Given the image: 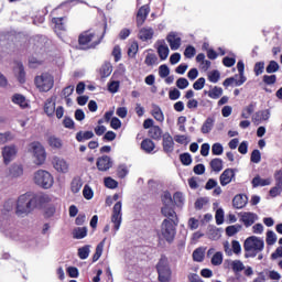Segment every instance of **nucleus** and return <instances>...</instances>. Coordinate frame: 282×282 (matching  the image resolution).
I'll return each mask as SVG.
<instances>
[{
    "label": "nucleus",
    "mask_w": 282,
    "mask_h": 282,
    "mask_svg": "<svg viewBox=\"0 0 282 282\" xmlns=\"http://www.w3.org/2000/svg\"><path fill=\"white\" fill-rule=\"evenodd\" d=\"M107 32V22L104 24V31L101 35L94 30L84 31L78 36V43L80 50H94L97 45H100L102 39H105V34Z\"/></svg>",
    "instance_id": "1"
},
{
    "label": "nucleus",
    "mask_w": 282,
    "mask_h": 282,
    "mask_svg": "<svg viewBox=\"0 0 282 282\" xmlns=\"http://www.w3.org/2000/svg\"><path fill=\"white\" fill-rule=\"evenodd\" d=\"M39 202V196L33 193H25L19 196L15 204V215L18 217H25L30 215L34 208H36V203Z\"/></svg>",
    "instance_id": "2"
},
{
    "label": "nucleus",
    "mask_w": 282,
    "mask_h": 282,
    "mask_svg": "<svg viewBox=\"0 0 282 282\" xmlns=\"http://www.w3.org/2000/svg\"><path fill=\"white\" fill-rule=\"evenodd\" d=\"M14 200L9 199L4 203L3 209L0 212V230L4 232L7 237H10V239H15L17 234V230L10 227V215L12 210H14Z\"/></svg>",
    "instance_id": "3"
},
{
    "label": "nucleus",
    "mask_w": 282,
    "mask_h": 282,
    "mask_svg": "<svg viewBox=\"0 0 282 282\" xmlns=\"http://www.w3.org/2000/svg\"><path fill=\"white\" fill-rule=\"evenodd\" d=\"M264 248L265 241H263V238H259L257 236L248 237L243 243L246 259H254L257 254L263 252Z\"/></svg>",
    "instance_id": "4"
},
{
    "label": "nucleus",
    "mask_w": 282,
    "mask_h": 282,
    "mask_svg": "<svg viewBox=\"0 0 282 282\" xmlns=\"http://www.w3.org/2000/svg\"><path fill=\"white\" fill-rule=\"evenodd\" d=\"M177 219H164L161 224V229L159 231V239H164L167 243H173L175 241V235H177Z\"/></svg>",
    "instance_id": "5"
},
{
    "label": "nucleus",
    "mask_w": 282,
    "mask_h": 282,
    "mask_svg": "<svg viewBox=\"0 0 282 282\" xmlns=\"http://www.w3.org/2000/svg\"><path fill=\"white\" fill-rule=\"evenodd\" d=\"M34 183L36 186H40V188H52L54 186V176L45 170H39L34 173Z\"/></svg>",
    "instance_id": "6"
},
{
    "label": "nucleus",
    "mask_w": 282,
    "mask_h": 282,
    "mask_svg": "<svg viewBox=\"0 0 282 282\" xmlns=\"http://www.w3.org/2000/svg\"><path fill=\"white\" fill-rule=\"evenodd\" d=\"M156 272L159 274V281L170 282L171 281V265L169 264V258L162 256L156 264Z\"/></svg>",
    "instance_id": "7"
},
{
    "label": "nucleus",
    "mask_w": 282,
    "mask_h": 282,
    "mask_svg": "<svg viewBox=\"0 0 282 282\" xmlns=\"http://www.w3.org/2000/svg\"><path fill=\"white\" fill-rule=\"evenodd\" d=\"M35 86L40 91H50L54 87V77L50 73H44L35 77Z\"/></svg>",
    "instance_id": "8"
},
{
    "label": "nucleus",
    "mask_w": 282,
    "mask_h": 282,
    "mask_svg": "<svg viewBox=\"0 0 282 282\" xmlns=\"http://www.w3.org/2000/svg\"><path fill=\"white\" fill-rule=\"evenodd\" d=\"M30 151H32L35 158V164L41 165L45 162L47 155L45 154V148H43L41 142H32L30 144Z\"/></svg>",
    "instance_id": "9"
},
{
    "label": "nucleus",
    "mask_w": 282,
    "mask_h": 282,
    "mask_svg": "<svg viewBox=\"0 0 282 282\" xmlns=\"http://www.w3.org/2000/svg\"><path fill=\"white\" fill-rule=\"evenodd\" d=\"M111 221L115 224L113 229L115 232L120 230V226H122V202L119 200L115 204L112 208Z\"/></svg>",
    "instance_id": "10"
},
{
    "label": "nucleus",
    "mask_w": 282,
    "mask_h": 282,
    "mask_svg": "<svg viewBox=\"0 0 282 282\" xmlns=\"http://www.w3.org/2000/svg\"><path fill=\"white\" fill-rule=\"evenodd\" d=\"M52 164H53L55 171H57V173H68L69 172V163H67V161H65V159H63L61 156H54L52 159Z\"/></svg>",
    "instance_id": "11"
},
{
    "label": "nucleus",
    "mask_w": 282,
    "mask_h": 282,
    "mask_svg": "<svg viewBox=\"0 0 282 282\" xmlns=\"http://www.w3.org/2000/svg\"><path fill=\"white\" fill-rule=\"evenodd\" d=\"M17 147L15 145H7L2 149V158L4 161V164H10L14 158H17Z\"/></svg>",
    "instance_id": "12"
},
{
    "label": "nucleus",
    "mask_w": 282,
    "mask_h": 282,
    "mask_svg": "<svg viewBox=\"0 0 282 282\" xmlns=\"http://www.w3.org/2000/svg\"><path fill=\"white\" fill-rule=\"evenodd\" d=\"M259 219V216L252 212L240 213V221H242L246 228H250Z\"/></svg>",
    "instance_id": "13"
},
{
    "label": "nucleus",
    "mask_w": 282,
    "mask_h": 282,
    "mask_svg": "<svg viewBox=\"0 0 282 282\" xmlns=\"http://www.w3.org/2000/svg\"><path fill=\"white\" fill-rule=\"evenodd\" d=\"M113 166V161H111L110 156L102 155L97 159V169L101 172H107L109 169Z\"/></svg>",
    "instance_id": "14"
},
{
    "label": "nucleus",
    "mask_w": 282,
    "mask_h": 282,
    "mask_svg": "<svg viewBox=\"0 0 282 282\" xmlns=\"http://www.w3.org/2000/svg\"><path fill=\"white\" fill-rule=\"evenodd\" d=\"M167 43L173 52L180 50L182 45V37L177 36V33L171 32L166 37Z\"/></svg>",
    "instance_id": "15"
},
{
    "label": "nucleus",
    "mask_w": 282,
    "mask_h": 282,
    "mask_svg": "<svg viewBox=\"0 0 282 282\" xmlns=\"http://www.w3.org/2000/svg\"><path fill=\"white\" fill-rule=\"evenodd\" d=\"M232 180H235V170L234 169H226L220 174V177H219L221 186H228V184H230V182H232Z\"/></svg>",
    "instance_id": "16"
},
{
    "label": "nucleus",
    "mask_w": 282,
    "mask_h": 282,
    "mask_svg": "<svg viewBox=\"0 0 282 282\" xmlns=\"http://www.w3.org/2000/svg\"><path fill=\"white\" fill-rule=\"evenodd\" d=\"M149 12H151V9L149 6H142L138 13H137V25L140 28L141 25H144V22L147 21V17H149Z\"/></svg>",
    "instance_id": "17"
},
{
    "label": "nucleus",
    "mask_w": 282,
    "mask_h": 282,
    "mask_svg": "<svg viewBox=\"0 0 282 282\" xmlns=\"http://www.w3.org/2000/svg\"><path fill=\"white\" fill-rule=\"evenodd\" d=\"M158 45V54L161 58V61H166L169 58V46L166 45V42L164 40H159L156 42Z\"/></svg>",
    "instance_id": "18"
},
{
    "label": "nucleus",
    "mask_w": 282,
    "mask_h": 282,
    "mask_svg": "<svg viewBox=\"0 0 282 282\" xmlns=\"http://www.w3.org/2000/svg\"><path fill=\"white\" fill-rule=\"evenodd\" d=\"M173 149H175L173 137L169 133L163 134V151L165 153H173Z\"/></svg>",
    "instance_id": "19"
},
{
    "label": "nucleus",
    "mask_w": 282,
    "mask_h": 282,
    "mask_svg": "<svg viewBox=\"0 0 282 282\" xmlns=\"http://www.w3.org/2000/svg\"><path fill=\"white\" fill-rule=\"evenodd\" d=\"M248 204V196L245 194H238L232 199L234 208L241 209Z\"/></svg>",
    "instance_id": "20"
},
{
    "label": "nucleus",
    "mask_w": 282,
    "mask_h": 282,
    "mask_svg": "<svg viewBox=\"0 0 282 282\" xmlns=\"http://www.w3.org/2000/svg\"><path fill=\"white\" fill-rule=\"evenodd\" d=\"M56 111V101L53 98L46 99L44 104V113L52 118Z\"/></svg>",
    "instance_id": "21"
},
{
    "label": "nucleus",
    "mask_w": 282,
    "mask_h": 282,
    "mask_svg": "<svg viewBox=\"0 0 282 282\" xmlns=\"http://www.w3.org/2000/svg\"><path fill=\"white\" fill-rule=\"evenodd\" d=\"M237 69H238V76H239V79L236 80V87H241V85H243V83H246L247 78L246 76L243 75V72L246 69V65L243 64V61H239L237 63Z\"/></svg>",
    "instance_id": "22"
},
{
    "label": "nucleus",
    "mask_w": 282,
    "mask_h": 282,
    "mask_svg": "<svg viewBox=\"0 0 282 282\" xmlns=\"http://www.w3.org/2000/svg\"><path fill=\"white\" fill-rule=\"evenodd\" d=\"M153 34H155V31H153V28H142L139 31V39L140 41H151L153 39Z\"/></svg>",
    "instance_id": "23"
},
{
    "label": "nucleus",
    "mask_w": 282,
    "mask_h": 282,
    "mask_svg": "<svg viewBox=\"0 0 282 282\" xmlns=\"http://www.w3.org/2000/svg\"><path fill=\"white\" fill-rule=\"evenodd\" d=\"M161 214L165 219H177V213H175L174 206H163L161 208Z\"/></svg>",
    "instance_id": "24"
},
{
    "label": "nucleus",
    "mask_w": 282,
    "mask_h": 282,
    "mask_svg": "<svg viewBox=\"0 0 282 282\" xmlns=\"http://www.w3.org/2000/svg\"><path fill=\"white\" fill-rule=\"evenodd\" d=\"M253 188H259V186H270L272 184V180L270 178H261V176L257 175L251 181Z\"/></svg>",
    "instance_id": "25"
},
{
    "label": "nucleus",
    "mask_w": 282,
    "mask_h": 282,
    "mask_svg": "<svg viewBox=\"0 0 282 282\" xmlns=\"http://www.w3.org/2000/svg\"><path fill=\"white\" fill-rule=\"evenodd\" d=\"M215 127V118L208 117L205 122L203 123L200 131L202 133H210L213 131V128Z\"/></svg>",
    "instance_id": "26"
},
{
    "label": "nucleus",
    "mask_w": 282,
    "mask_h": 282,
    "mask_svg": "<svg viewBox=\"0 0 282 282\" xmlns=\"http://www.w3.org/2000/svg\"><path fill=\"white\" fill-rule=\"evenodd\" d=\"M253 122H262V120H270V110H260L254 113L252 118Z\"/></svg>",
    "instance_id": "27"
},
{
    "label": "nucleus",
    "mask_w": 282,
    "mask_h": 282,
    "mask_svg": "<svg viewBox=\"0 0 282 282\" xmlns=\"http://www.w3.org/2000/svg\"><path fill=\"white\" fill-rule=\"evenodd\" d=\"M141 149L144 153H153L155 151V143L151 139H144L141 142Z\"/></svg>",
    "instance_id": "28"
},
{
    "label": "nucleus",
    "mask_w": 282,
    "mask_h": 282,
    "mask_svg": "<svg viewBox=\"0 0 282 282\" xmlns=\"http://www.w3.org/2000/svg\"><path fill=\"white\" fill-rule=\"evenodd\" d=\"M75 138L77 142H87L94 138V131H78Z\"/></svg>",
    "instance_id": "29"
},
{
    "label": "nucleus",
    "mask_w": 282,
    "mask_h": 282,
    "mask_svg": "<svg viewBox=\"0 0 282 282\" xmlns=\"http://www.w3.org/2000/svg\"><path fill=\"white\" fill-rule=\"evenodd\" d=\"M14 69H15V73L18 74L19 83L21 84L25 83V67H23V63L18 62Z\"/></svg>",
    "instance_id": "30"
},
{
    "label": "nucleus",
    "mask_w": 282,
    "mask_h": 282,
    "mask_svg": "<svg viewBox=\"0 0 282 282\" xmlns=\"http://www.w3.org/2000/svg\"><path fill=\"white\" fill-rule=\"evenodd\" d=\"M205 94H207L208 97L213 100H217L224 95V89L221 87L215 86L212 90L205 91Z\"/></svg>",
    "instance_id": "31"
},
{
    "label": "nucleus",
    "mask_w": 282,
    "mask_h": 282,
    "mask_svg": "<svg viewBox=\"0 0 282 282\" xmlns=\"http://www.w3.org/2000/svg\"><path fill=\"white\" fill-rule=\"evenodd\" d=\"M209 164L212 171H215V173H220V171H224V161L219 158L213 159Z\"/></svg>",
    "instance_id": "32"
},
{
    "label": "nucleus",
    "mask_w": 282,
    "mask_h": 282,
    "mask_svg": "<svg viewBox=\"0 0 282 282\" xmlns=\"http://www.w3.org/2000/svg\"><path fill=\"white\" fill-rule=\"evenodd\" d=\"M9 175L10 177H21L23 175V165L13 164L9 169Z\"/></svg>",
    "instance_id": "33"
},
{
    "label": "nucleus",
    "mask_w": 282,
    "mask_h": 282,
    "mask_svg": "<svg viewBox=\"0 0 282 282\" xmlns=\"http://www.w3.org/2000/svg\"><path fill=\"white\" fill-rule=\"evenodd\" d=\"M111 72H113V66H111V63L106 62L100 67V76H101V78H108V76H111Z\"/></svg>",
    "instance_id": "34"
},
{
    "label": "nucleus",
    "mask_w": 282,
    "mask_h": 282,
    "mask_svg": "<svg viewBox=\"0 0 282 282\" xmlns=\"http://www.w3.org/2000/svg\"><path fill=\"white\" fill-rule=\"evenodd\" d=\"M152 116L158 122H164V112H162V108H160V106L153 105Z\"/></svg>",
    "instance_id": "35"
},
{
    "label": "nucleus",
    "mask_w": 282,
    "mask_h": 282,
    "mask_svg": "<svg viewBox=\"0 0 282 282\" xmlns=\"http://www.w3.org/2000/svg\"><path fill=\"white\" fill-rule=\"evenodd\" d=\"M87 227H76L73 230V238L74 239H85L87 237Z\"/></svg>",
    "instance_id": "36"
},
{
    "label": "nucleus",
    "mask_w": 282,
    "mask_h": 282,
    "mask_svg": "<svg viewBox=\"0 0 282 282\" xmlns=\"http://www.w3.org/2000/svg\"><path fill=\"white\" fill-rule=\"evenodd\" d=\"M149 137L152 140H162V129L159 126H154L149 130Z\"/></svg>",
    "instance_id": "37"
},
{
    "label": "nucleus",
    "mask_w": 282,
    "mask_h": 282,
    "mask_svg": "<svg viewBox=\"0 0 282 282\" xmlns=\"http://www.w3.org/2000/svg\"><path fill=\"white\" fill-rule=\"evenodd\" d=\"M206 254V249L199 247L196 250H194L193 252V259L194 261H196L197 263H202V261H204V257Z\"/></svg>",
    "instance_id": "38"
},
{
    "label": "nucleus",
    "mask_w": 282,
    "mask_h": 282,
    "mask_svg": "<svg viewBox=\"0 0 282 282\" xmlns=\"http://www.w3.org/2000/svg\"><path fill=\"white\" fill-rule=\"evenodd\" d=\"M12 102L14 105H19L20 107H22V109H25V107H28V102H25V97L21 94H14L12 96Z\"/></svg>",
    "instance_id": "39"
},
{
    "label": "nucleus",
    "mask_w": 282,
    "mask_h": 282,
    "mask_svg": "<svg viewBox=\"0 0 282 282\" xmlns=\"http://www.w3.org/2000/svg\"><path fill=\"white\" fill-rule=\"evenodd\" d=\"M231 270L235 272V274H238V272H243L246 270V265L241 260H234L231 261Z\"/></svg>",
    "instance_id": "40"
},
{
    "label": "nucleus",
    "mask_w": 282,
    "mask_h": 282,
    "mask_svg": "<svg viewBox=\"0 0 282 282\" xmlns=\"http://www.w3.org/2000/svg\"><path fill=\"white\" fill-rule=\"evenodd\" d=\"M48 144L52 147V149H61L63 147V140L56 135H51L48 138Z\"/></svg>",
    "instance_id": "41"
},
{
    "label": "nucleus",
    "mask_w": 282,
    "mask_h": 282,
    "mask_svg": "<svg viewBox=\"0 0 282 282\" xmlns=\"http://www.w3.org/2000/svg\"><path fill=\"white\" fill-rule=\"evenodd\" d=\"M242 226L241 225H231L226 228L227 237H235L237 232H240Z\"/></svg>",
    "instance_id": "42"
},
{
    "label": "nucleus",
    "mask_w": 282,
    "mask_h": 282,
    "mask_svg": "<svg viewBox=\"0 0 282 282\" xmlns=\"http://www.w3.org/2000/svg\"><path fill=\"white\" fill-rule=\"evenodd\" d=\"M161 199H162L163 206H175L173 202V196H171L169 192H164Z\"/></svg>",
    "instance_id": "43"
},
{
    "label": "nucleus",
    "mask_w": 282,
    "mask_h": 282,
    "mask_svg": "<svg viewBox=\"0 0 282 282\" xmlns=\"http://www.w3.org/2000/svg\"><path fill=\"white\" fill-rule=\"evenodd\" d=\"M279 63L276 61H270L265 68L267 74H276L279 72Z\"/></svg>",
    "instance_id": "44"
},
{
    "label": "nucleus",
    "mask_w": 282,
    "mask_h": 282,
    "mask_svg": "<svg viewBox=\"0 0 282 282\" xmlns=\"http://www.w3.org/2000/svg\"><path fill=\"white\" fill-rule=\"evenodd\" d=\"M224 263V253L218 251L212 257V265H221Z\"/></svg>",
    "instance_id": "45"
},
{
    "label": "nucleus",
    "mask_w": 282,
    "mask_h": 282,
    "mask_svg": "<svg viewBox=\"0 0 282 282\" xmlns=\"http://www.w3.org/2000/svg\"><path fill=\"white\" fill-rule=\"evenodd\" d=\"M70 188L73 193H79L80 188H83V181L80 180V177H76L73 180Z\"/></svg>",
    "instance_id": "46"
},
{
    "label": "nucleus",
    "mask_w": 282,
    "mask_h": 282,
    "mask_svg": "<svg viewBox=\"0 0 282 282\" xmlns=\"http://www.w3.org/2000/svg\"><path fill=\"white\" fill-rule=\"evenodd\" d=\"M52 21L55 24V30L65 31V18H53Z\"/></svg>",
    "instance_id": "47"
},
{
    "label": "nucleus",
    "mask_w": 282,
    "mask_h": 282,
    "mask_svg": "<svg viewBox=\"0 0 282 282\" xmlns=\"http://www.w3.org/2000/svg\"><path fill=\"white\" fill-rule=\"evenodd\" d=\"M267 245L274 246L276 243V234L272 230L267 231Z\"/></svg>",
    "instance_id": "48"
},
{
    "label": "nucleus",
    "mask_w": 282,
    "mask_h": 282,
    "mask_svg": "<svg viewBox=\"0 0 282 282\" xmlns=\"http://www.w3.org/2000/svg\"><path fill=\"white\" fill-rule=\"evenodd\" d=\"M89 252H90L89 245H86V246L79 248L78 249V257H79V259H83V260L88 259Z\"/></svg>",
    "instance_id": "49"
},
{
    "label": "nucleus",
    "mask_w": 282,
    "mask_h": 282,
    "mask_svg": "<svg viewBox=\"0 0 282 282\" xmlns=\"http://www.w3.org/2000/svg\"><path fill=\"white\" fill-rule=\"evenodd\" d=\"M221 78V74L219 73V70H213L210 73H208V80L209 83H219V79Z\"/></svg>",
    "instance_id": "50"
},
{
    "label": "nucleus",
    "mask_w": 282,
    "mask_h": 282,
    "mask_svg": "<svg viewBox=\"0 0 282 282\" xmlns=\"http://www.w3.org/2000/svg\"><path fill=\"white\" fill-rule=\"evenodd\" d=\"M252 113H254V105L250 104L242 110L241 117L248 119L250 116H252Z\"/></svg>",
    "instance_id": "51"
},
{
    "label": "nucleus",
    "mask_w": 282,
    "mask_h": 282,
    "mask_svg": "<svg viewBox=\"0 0 282 282\" xmlns=\"http://www.w3.org/2000/svg\"><path fill=\"white\" fill-rule=\"evenodd\" d=\"M171 74V68L166 66V64H163L159 67V76L160 78H166Z\"/></svg>",
    "instance_id": "52"
},
{
    "label": "nucleus",
    "mask_w": 282,
    "mask_h": 282,
    "mask_svg": "<svg viewBox=\"0 0 282 282\" xmlns=\"http://www.w3.org/2000/svg\"><path fill=\"white\" fill-rule=\"evenodd\" d=\"M263 69H265V63L264 62H257L253 67V72L256 76H261L263 74Z\"/></svg>",
    "instance_id": "53"
},
{
    "label": "nucleus",
    "mask_w": 282,
    "mask_h": 282,
    "mask_svg": "<svg viewBox=\"0 0 282 282\" xmlns=\"http://www.w3.org/2000/svg\"><path fill=\"white\" fill-rule=\"evenodd\" d=\"M180 160H181L182 164H184V166H191V164L193 163V158H191L189 153L181 154Z\"/></svg>",
    "instance_id": "54"
},
{
    "label": "nucleus",
    "mask_w": 282,
    "mask_h": 282,
    "mask_svg": "<svg viewBox=\"0 0 282 282\" xmlns=\"http://www.w3.org/2000/svg\"><path fill=\"white\" fill-rule=\"evenodd\" d=\"M213 155H223L224 154V145L221 143H214L212 145Z\"/></svg>",
    "instance_id": "55"
},
{
    "label": "nucleus",
    "mask_w": 282,
    "mask_h": 282,
    "mask_svg": "<svg viewBox=\"0 0 282 282\" xmlns=\"http://www.w3.org/2000/svg\"><path fill=\"white\" fill-rule=\"evenodd\" d=\"M175 206H184V194L176 192L173 196Z\"/></svg>",
    "instance_id": "56"
},
{
    "label": "nucleus",
    "mask_w": 282,
    "mask_h": 282,
    "mask_svg": "<svg viewBox=\"0 0 282 282\" xmlns=\"http://www.w3.org/2000/svg\"><path fill=\"white\" fill-rule=\"evenodd\" d=\"M144 63L145 65H148V67H151L152 65H155V63H158V56L155 54L149 53L145 57Z\"/></svg>",
    "instance_id": "57"
},
{
    "label": "nucleus",
    "mask_w": 282,
    "mask_h": 282,
    "mask_svg": "<svg viewBox=\"0 0 282 282\" xmlns=\"http://www.w3.org/2000/svg\"><path fill=\"white\" fill-rule=\"evenodd\" d=\"M118 89H120V82L112 80L108 84V91H110V94H118Z\"/></svg>",
    "instance_id": "58"
},
{
    "label": "nucleus",
    "mask_w": 282,
    "mask_h": 282,
    "mask_svg": "<svg viewBox=\"0 0 282 282\" xmlns=\"http://www.w3.org/2000/svg\"><path fill=\"white\" fill-rule=\"evenodd\" d=\"M195 54H197V50L193 45H188L184 51L185 58H193Z\"/></svg>",
    "instance_id": "59"
},
{
    "label": "nucleus",
    "mask_w": 282,
    "mask_h": 282,
    "mask_svg": "<svg viewBox=\"0 0 282 282\" xmlns=\"http://www.w3.org/2000/svg\"><path fill=\"white\" fill-rule=\"evenodd\" d=\"M104 183L106 188H118V182L109 176L105 178Z\"/></svg>",
    "instance_id": "60"
},
{
    "label": "nucleus",
    "mask_w": 282,
    "mask_h": 282,
    "mask_svg": "<svg viewBox=\"0 0 282 282\" xmlns=\"http://www.w3.org/2000/svg\"><path fill=\"white\" fill-rule=\"evenodd\" d=\"M138 50H139L138 42H133L128 48V56H130V58H133V56L138 54Z\"/></svg>",
    "instance_id": "61"
},
{
    "label": "nucleus",
    "mask_w": 282,
    "mask_h": 282,
    "mask_svg": "<svg viewBox=\"0 0 282 282\" xmlns=\"http://www.w3.org/2000/svg\"><path fill=\"white\" fill-rule=\"evenodd\" d=\"M262 80L264 85H274L276 83V75H263Z\"/></svg>",
    "instance_id": "62"
},
{
    "label": "nucleus",
    "mask_w": 282,
    "mask_h": 282,
    "mask_svg": "<svg viewBox=\"0 0 282 282\" xmlns=\"http://www.w3.org/2000/svg\"><path fill=\"white\" fill-rule=\"evenodd\" d=\"M250 160L253 164H259V162H261V151L253 150Z\"/></svg>",
    "instance_id": "63"
},
{
    "label": "nucleus",
    "mask_w": 282,
    "mask_h": 282,
    "mask_svg": "<svg viewBox=\"0 0 282 282\" xmlns=\"http://www.w3.org/2000/svg\"><path fill=\"white\" fill-rule=\"evenodd\" d=\"M189 83H188V79L184 78V77H180L177 80H176V87L178 89H186V87H188Z\"/></svg>",
    "instance_id": "64"
}]
</instances>
